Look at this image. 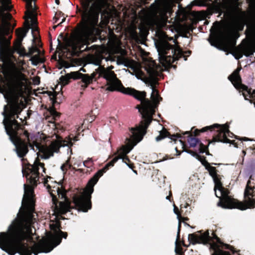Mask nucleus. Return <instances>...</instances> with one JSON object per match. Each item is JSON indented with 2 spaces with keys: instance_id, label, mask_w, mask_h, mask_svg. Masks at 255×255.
<instances>
[{
  "instance_id": "1a4fd4ad",
  "label": "nucleus",
  "mask_w": 255,
  "mask_h": 255,
  "mask_svg": "<svg viewBox=\"0 0 255 255\" xmlns=\"http://www.w3.org/2000/svg\"><path fill=\"white\" fill-rule=\"evenodd\" d=\"M212 235V237L209 236L208 231L200 235L195 233L190 234L188 235V240L190 243L193 245L196 244L209 245L210 249L214 251V253L211 255H231L230 252L221 250V247L226 250H229L233 254H235V248L233 246L222 243L221 239L215 233L213 232Z\"/></svg>"
},
{
  "instance_id": "72a5a7b5",
  "label": "nucleus",
  "mask_w": 255,
  "mask_h": 255,
  "mask_svg": "<svg viewBox=\"0 0 255 255\" xmlns=\"http://www.w3.org/2000/svg\"><path fill=\"white\" fill-rule=\"evenodd\" d=\"M48 147L54 153L58 152L59 151L60 145L57 141H53L51 142Z\"/></svg>"
},
{
  "instance_id": "37998d69",
  "label": "nucleus",
  "mask_w": 255,
  "mask_h": 255,
  "mask_svg": "<svg viewBox=\"0 0 255 255\" xmlns=\"http://www.w3.org/2000/svg\"><path fill=\"white\" fill-rule=\"evenodd\" d=\"M47 93L48 96H49L50 98L51 99V100H52L53 103L54 104V103L55 102L56 100V96H57L56 92L55 91H54V92L47 91Z\"/></svg>"
},
{
  "instance_id": "052dcab7",
  "label": "nucleus",
  "mask_w": 255,
  "mask_h": 255,
  "mask_svg": "<svg viewBox=\"0 0 255 255\" xmlns=\"http://www.w3.org/2000/svg\"><path fill=\"white\" fill-rule=\"evenodd\" d=\"M53 59H54L55 60H56V55H53L52 57Z\"/></svg>"
},
{
  "instance_id": "c03bdc74",
  "label": "nucleus",
  "mask_w": 255,
  "mask_h": 255,
  "mask_svg": "<svg viewBox=\"0 0 255 255\" xmlns=\"http://www.w3.org/2000/svg\"><path fill=\"white\" fill-rule=\"evenodd\" d=\"M50 113L55 120H57V119L59 118L60 116V114L55 111V109H52L50 111Z\"/></svg>"
},
{
  "instance_id": "864d4df0",
  "label": "nucleus",
  "mask_w": 255,
  "mask_h": 255,
  "mask_svg": "<svg viewBox=\"0 0 255 255\" xmlns=\"http://www.w3.org/2000/svg\"><path fill=\"white\" fill-rule=\"evenodd\" d=\"M65 20H66V18H65V17H64V18L62 19L61 22L60 23H59V24H58V25H61L62 23L64 22L65 21Z\"/></svg>"
},
{
  "instance_id": "69168bd1",
  "label": "nucleus",
  "mask_w": 255,
  "mask_h": 255,
  "mask_svg": "<svg viewBox=\"0 0 255 255\" xmlns=\"http://www.w3.org/2000/svg\"><path fill=\"white\" fill-rule=\"evenodd\" d=\"M212 164H214V165H217V163H212Z\"/></svg>"
},
{
  "instance_id": "473e14b6",
  "label": "nucleus",
  "mask_w": 255,
  "mask_h": 255,
  "mask_svg": "<svg viewBox=\"0 0 255 255\" xmlns=\"http://www.w3.org/2000/svg\"><path fill=\"white\" fill-rule=\"evenodd\" d=\"M212 140H208V145H205L203 143H201L200 144V147L199 148V152L201 153H206V154L207 155H211L212 154L210 153L208 146L210 144H209V142L211 141Z\"/></svg>"
},
{
  "instance_id": "f257e3e1",
  "label": "nucleus",
  "mask_w": 255,
  "mask_h": 255,
  "mask_svg": "<svg viewBox=\"0 0 255 255\" xmlns=\"http://www.w3.org/2000/svg\"><path fill=\"white\" fill-rule=\"evenodd\" d=\"M158 66L154 61H151L145 67V70L149 76V82L150 88L152 90L151 95V101L146 98V93L145 91H139L132 88H125L121 84L120 92L133 97L140 101L141 103L136 105L135 108L141 115L142 120L138 125L134 128H131V130L136 135H133L136 138V143L140 141L144 135L147 132V129L152 120V116L155 114V109L158 106L162 98L159 94V91L155 88V86L158 84L157 77L159 75Z\"/></svg>"
},
{
  "instance_id": "7ed1b4c3",
  "label": "nucleus",
  "mask_w": 255,
  "mask_h": 255,
  "mask_svg": "<svg viewBox=\"0 0 255 255\" xmlns=\"http://www.w3.org/2000/svg\"><path fill=\"white\" fill-rule=\"evenodd\" d=\"M131 135L129 138H126L127 143L125 145L122 146L120 149V155L115 157L111 161L109 162L102 169L98 170L94 176L89 180L84 191L79 195H74L73 201L76 208L81 211L87 212L92 208V194L94 192V187L97 183L99 178L106 172L110 167L114 165L115 163L120 159H123V161L126 164L131 162L129 158L126 156L133 147L139 141H136V138L133 136L136 134L132 132L131 128H129Z\"/></svg>"
},
{
  "instance_id": "ddd939ff",
  "label": "nucleus",
  "mask_w": 255,
  "mask_h": 255,
  "mask_svg": "<svg viewBox=\"0 0 255 255\" xmlns=\"http://www.w3.org/2000/svg\"><path fill=\"white\" fill-rule=\"evenodd\" d=\"M56 228L55 230L58 229V235L49 236L47 237L43 238L40 240L38 244L33 245V254L37 255L40 253H47L51 252L55 247L59 245L62 238L66 239L68 236L67 232H64L61 230L60 224L54 225Z\"/></svg>"
},
{
  "instance_id": "c756f323",
  "label": "nucleus",
  "mask_w": 255,
  "mask_h": 255,
  "mask_svg": "<svg viewBox=\"0 0 255 255\" xmlns=\"http://www.w3.org/2000/svg\"><path fill=\"white\" fill-rule=\"evenodd\" d=\"M70 206L69 204L63 202L60 203L59 212L61 214L64 215L68 212H70Z\"/></svg>"
},
{
  "instance_id": "4c0bfd02",
  "label": "nucleus",
  "mask_w": 255,
  "mask_h": 255,
  "mask_svg": "<svg viewBox=\"0 0 255 255\" xmlns=\"http://www.w3.org/2000/svg\"><path fill=\"white\" fill-rule=\"evenodd\" d=\"M207 2L208 0H194L192 1V4L194 5L206 6Z\"/></svg>"
},
{
  "instance_id": "13d9d810",
  "label": "nucleus",
  "mask_w": 255,
  "mask_h": 255,
  "mask_svg": "<svg viewBox=\"0 0 255 255\" xmlns=\"http://www.w3.org/2000/svg\"><path fill=\"white\" fill-rule=\"evenodd\" d=\"M58 26V24H57V25H54V26H53V29L54 30H55V29L57 28V27Z\"/></svg>"
},
{
  "instance_id": "9b49d317",
  "label": "nucleus",
  "mask_w": 255,
  "mask_h": 255,
  "mask_svg": "<svg viewBox=\"0 0 255 255\" xmlns=\"http://www.w3.org/2000/svg\"><path fill=\"white\" fill-rule=\"evenodd\" d=\"M156 48L159 62L163 66L171 65L183 55V51L179 46L172 45L167 41H160L156 45Z\"/></svg>"
},
{
  "instance_id": "c9c22d12",
  "label": "nucleus",
  "mask_w": 255,
  "mask_h": 255,
  "mask_svg": "<svg viewBox=\"0 0 255 255\" xmlns=\"http://www.w3.org/2000/svg\"><path fill=\"white\" fill-rule=\"evenodd\" d=\"M206 169L209 171L210 175L212 178L218 175L217 173V170L216 167L214 166H212L209 165L207 167H206Z\"/></svg>"
},
{
  "instance_id": "0eeeda50",
  "label": "nucleus",
  "mask_w": 255,
  "mask_h": 255,
  "mask_svg": "<svg viewBox=\"0 0 255 255\" xmlns=\"http://www.w3.org/2000/svg\"><path fill=\"white\" fill-rule=\"evenodd\" d=\"M250 181L246 185L244 193V202L239 201L237 199L232 198L229 195L230 191L229 190L223 186L221 188H217L221 192V196H218L216 192L215 195L217 197L219 198V202L218 203V206L224 209H234L237 208L241 210H245L247 209H252L255 208V200L253 202L251 198L253 197L251 193L253 190L249 187Z\"/></svg>"
},
{
  "instance_id": "4be33fe9",
  "label": "nucleus",
  "mask_w": 255,
  "mask_h": 255,
  "mask_svg": "<svg viewBox=\"0 0 255 255\" xmlns=\"http://www.w3.org/2000/svg\"><path fill=\"white\" fill-rule=\"evenodd\" d=\"M151 6L155 14H158L161 17L166 16L168 11V7L165 4L158 2L156 3L152 4Z\"/></svg>"
},
{
  "instance_id": "20e7f679",
  "label": "nucleus",
  "mask_w": 255,
  "mask_h": 255,
  "mask_svg": "<svg viewBox=\"0 0 255 255\" xmlns=\"http://www.w3.org/2000/svg\"><path fill=\"white\" fill-rule=\"evenodd\" d=\"M9 228V233H0V248L10 255L33 254V245L30 246L24 242L32 235V227L15 219Z\"/></svg>"
},
{
  "instance_id": "c85d7f7f",
  "label": "nucleus",
  "mask_w": 255,
  "mask_h": 255,
  "mask_svg": "<svg viewBox=\"0 0 255 255\" xmlns=\"http://www.w3.org/2000/svg\"><path fill=\"white\" fill-rule=\"evenodd\" d=\"M175 252L178 255H184L183 249L180 245V237L178 238V234L177 235V239L175 242Z\"/></svg>"
},
{
  "instance_id": "a211bd4d",
  "label": "nucleus",
  "mask_w": 255,
  "mask_h": 255,
  "mask_svg": "<svg viewBox=\"0 0 255 255\" xmlns=\"http://www.w3.org/2000/svg\"><path fill=\"white\" fill-rule=\"evenodd\" d=\"M97 72H93L90 76V78H92V81L94 80H96V76L97 73H99V77H103L106 79L107 81V90L110 91H120V85L122 83L119 81V83H116L112 80L113 75H114V72L111 71L110 70L106 69L103 66H99L96 70Z\"/></svg>"
},
{
  "instance_id": "6e6552de",
  "label": "nucleus",
  "mask_w": 255,
  "mask_h": 255,
  "mask_svg": "<svg viewBox=\"0 0 255 255\" xmlns=\"http://www.w3.org/2000/svg\"><path fill=\"white\" fill-rule=\"evenodd\" d=\"M30 185L24 184V195L22 202V206L17 214L16 219L26 224L31 227L36 222L35 216L37 214L35 210V199L34 192V188L27 180Z\"/></svg>"
},
{
  "instance_id": "9d476101",
  "label": "nucleus",
  "mask_w": 255,
  "mask_h": 255,
  "mask_svg": "<svg viewBox=\"0 0 255 255\" xmlns=\"http://www.w3.org/2000/svg\"><path fill=\"white\" fill-rule=\"evenodd\" d=\"M10 4V0H0V45L4 36L9 35L16 25L9 12L12 9Z\"/></svg>"
},
{
  "instance_id": "680f3d73",
  "label": "nucleus",
  "mask_w": 255,
  "mask_h": 255,
  "mask_svg": "<svg viewBox=\"0 0 255 255\" xmlns=\"http://www.w3.org/2000/svg\"><path fill=\"white\" fill-rule=\"evenodd\" d=\"M238 9H239V10H241V9H240L239 8H238V7H236V8L234 9V10H238Z\"/></svg>"
},
{
  "instance_id": "dca6fc26",
  "label": "nucleus",
  "mask_w": 255,
  "mask_h": 255,
  "mask_svg": "<svg viewBox=\"0 0 255 255\" xmlns=\"http://www.w3.org/2000/svg\"><path fill=\"white\" fill-rule=\"evenodd\" d=\"M26 162L24 161V163H23V174L32 185L37 186L39 178V167H41L43 169V171L45 173L46 168L44 167V163L35 160L34 164L32 165L29 163H26Z\"/></svg>"
},
{
  "instance_id": "39448f33",
  "label": "nucleus",
  "mask_w": 255,
  "mask_h": 255,
  "mask_svg": "<svg viewBox=\"0 0 255 255\" xmlns=\"http://www.w3.org/2000/svg\"><path fill=\"white\" fill-rule=\"evenodd\" d=\"M238 36L236 31L233 30L231 27H228L222 33L221 38L217 34H215L211 36L209 41L212 46L217 48L220 47V49L226 52L235 49L237 53L236 58L237 59L241 58L243 55L246 56L252 55L254 51L248 44H241L236 47V40Z\"/></svg>"
},
{
  "instance_id": "f704fd0d",
  "label": "nucleus",
  "mask_w": 255,
  "mask_h": 255,
  "mask_svg": "<svg viewBox=\"0 0 255 255\" xmlns=\"http://www.w3.org/2000/svg\"><path fill=\"white\" fill-rule=\"evenodd\" d=\"M252 180L255 181V178L253 175H251L249 178V180L247 182V185L248 184V182L250 181V184H249V187L252 188L253 190V192L251 193V195H253V197L251 198V199L253 202L255 200V186L252 185Z\"/></svg>"
},
{
  "instance_id": "a18cd8bd",
  "label": "nucleus",
  "mask_w": 255,
  "mask_h": 255,
  "mask_svg": "<svg viewBox=\"0 0 255 255\" xmlns=\"http://www.w3.org/2000/svg\"><path fill=\"white\" fill-rule=\"evenodd\" d=\"M63 15V13L61 11H58L55 13V15L53 18L54 23H56L57 21L59 19L60 17Z\"/></svg>"
},
{
  "instance_id": "58836bf2",
  "label": "nucleus",
  "mask_w": 255,
  "mask_h": 255,
  "mask_svg": "<svg viewBox=\"0 0 255 255\" xmlns=\"http://www.w3.org/2000/svg\"><path fill=\"white\" fill-rule=\"evenodd\" d=\"M183 151H185L190 154H191L193 156L195 157L196 159L198 158H201V155L197 153V152L193 151L190 149H187L184 144H183Z\"/></svg>"
},
{
  "instance_id": "7c9ffc66",
  "label": "nucleus",
  "mask_w": 255,
  "mask_h": 255,
  "mask_svg": "<svg viewBox=\"0 0 255 255\" xmlns=\"http://www.w3.org/2000/svg\"><path fill=\"white\" fill-rule=\"evenodd\" d=\"M40 53H37V54L31 56L30 60L33 65H37L39 63L44 62L43 59L40 56Z\"/></svg>"
},
{
  "instance_id": "aec40b11",
  "label": "nucleus",
  "mask_w": 255,
  "mask_h": 255,
  "mask_svg": "<svg viewBox=\"0 0 255 255\" xmlns=\"http://www.w3.org/2000/svg\"><path fill=\"white\" fill-rule=\"evenodd\" d=\"M72 79L74 80L81 79L82 83L84 84L81 86L83 89L86 88L89 84L93 82L92 78H90L89 74H83L79 71L71 72L60 78L62 84L64 85H68Z\"/></svg>"
},
{
  "instance_id": "412c9836",
  "label": "nucleus",
  "mask_w": 255,
  "mask_h": 255,
  "mask_svg": "<svg viewBox=\"0 0 255 255\" xmlns=\"http://www.w3.org/2000/svg\"><path fill=\"white\" fill-rule=\"evenodd\" d=\"M194 128L195 127H193L191 128V131H187L183 133V135H187V142L189 144L190 147H194L197 144L200 145V143H202L200 140L197 138L196 136H199L200 133L203 132H200L198 135H196L195 131L198 129L196 128L193 130Z\"/></svg>"
},
{
  "instance_id": "bf43d9fd",
  "label": "nucleus",
  "mask_w": 255,
  "mask_h": 255,
  "mask_svg": "<svg viewBox=\"0 0 255 255\" xmlns=\"http://www.w3.org/2000/svg\"><path fill=\"white\" fill-rule=\"evenodd\" d=\"M229 134H230V135H231V136H232V137H232L233 136H234V134H233H233H231V133H229ZM235 138H236L238 139V138L237 137V136L236 135H235Z\"/></svg>"
},
{
  "instance_id": "bb28decb",
  "label": "nucleus",
  "mask_w": 255,
  "mask_h": 255,
  "mask_svg": "<svg viewBox=\"0 0 255 255\" xmlns=\"http://www.w3.org/2000/svg\"><path fill=\"white\" fill-rule=\"evenodd\" d=\"M51 179H52V178L51 176H47L46 178L44 179L43 184L44 186L46 187L48 192H49L52 197L53 204L56 205L58 202V200L56 195L57 194V193H55V191L52 190V185L48 184V179L51 180Z\"/></svg>"
},
{
  "instance_id": "603ef678",
  "label": "nucleus",
  "mask_w": 255,
  "mask_h": 255,
  "mask_svg": "<svg viewBox=\"0 0 255 255\" xmlns=\"http://www.w3.org/2000/svg\"><path fill=\"white\" fill-rule=\"evenodd\" d=\"M3 69H2V72L3 74H6L7 73V70L5 69V68L3 67Z\"/></svg>"
},
{
  "instance_id": "4d7b16f0",
  "label": "nucleus",
  "mask_w": 255,
  "mask_h": 255,
  "mask_svg": "<svg viewBox=\"0 0 255 255\" xmlns=\"http://www.w3.org/2000/svg\"><path fill=\"white\" fill-rule=\"evenodd\" d=\"M55 0V2L57 4H60V0Z\"/></svg>"
},
{
  "instance_id": "5701e85b",
  "label": "nucleus",
  "mask_w": 255,
  "mask_h": 255,
  "mask_svg": "<svg viewBox=\"0 0 255 255\" xmlns=\"http://www.w3.org/2000/svg\"><path fill=\"white\" fill-rule=\"evenodd\" d=\"M167 137L172 141H176L177 138H180L182 136L180 133L171 134L167 129L163 128L160 131L159 135L155 138V140L156 141H159Z\"/></svg>"
},
{
  "instance_id": "79ce46f5",
  "label": "nucleus",
  "mask_w": 255,
  "mask_h": 255,
  "mask_svg": "<svg viewBox=\"0 0 255 255\" xmlns=\"http://www.w3.org/2000/svg\"><path fill=\"white\" fill-rule=\"evenodd\" d=\"M198 160H199L202 164L205 167H207L210 164L207 161L206 159V157L204 156H201V158H197Z\"/></svg>"
},
{
  "instance_id": "49530a36",
  "label": "nucleus",
  "mask_w": 255,
  "mask_h": 255,
  "mask_svg": "<svg viewBox=\"0 0 255 255\" xmlns=\"http://www.w3.org/2000/svg\"><path fill=\"white\" fill-rule=\"evenodd\" d=\"M84 165L87 167L90 168L93 165V161L91 159L89 158L87 160H85L83 162Z\"/></svg>"
},
{
  "instance_id": "5fc2aeb1",
  "label": "nucleus",
  "mask_w": 255,
  "mask_h": 255,
  "mask_svg": "<svg viewBox=\"0 0 255 255\" xmlns=\"http://www.w3.org/2000/svg\"><path fill=\"white\" fill-rule=\"evenodd\" d=\"M38 78V80L35 81V84H37V85H38L40 83V79L39 77Z\"/></svg>"
},
{
  "instance_id": "a19ab883",
  "label": "nucleus",
  "mask_w": 255,
  "mask_h": 255,
  "mask_svg": "<svg viewBox=\"0 0 255 255\" xmlns=\"http://www.w3.org/2000/svg\"><path fill=\"white\" fill-rule=\"evenodd\" d=\"M11 105H12L11 110H12L14 113H18V115L20 113L21 110L18 105V100H16V101L14 103L11 104Z\"/></svg>"
},
{
  "instance_id": "423d86ee",
  "label": "nucleus",
  "mask_w": 255,
  "mask_h": 255,
  "mask_svg": "<svg viewBox=\"0 0 255 255\" xmlns=\"http://www.w3.org/2000/svg\"><path fill=\"white\" fill-rule=\"evenodd\" d=\"M27 28H18L15 30L16 39L13 43V47L11 46V40L12 38L13 30L9 35H4L3 40L0 45V56L2 54H6L9 56L17 52L20 55L31 57L34 53H40L41 51L36 46L32 45L29 48L28 52H26L25 49L22 46V41L26 36V33L30 28V24L28 21H26Z\"/></svg>"
},
{
  "instance_id": "b1692460",
  "label": "nucleus",
  "mask_w": 255,
  "mask_h": 255,
  "mask_svg": "<svg viewBox=\"0 0 255 255\" xmlns=\"http://www.w3.org/2000/svg\"><path fill=\"white\" fill-rule=\"evenodd\" d=\"M36 150H38L39 152L43 153L42 158L48 159L51 156H53L54 152L51 150L48 146H44L41 143H36Z\"/></svg>"
},
{
  "instance_id": "cd10ccee",
  "label": "nucleus",
  "mask_w": 255,
  "mask_h": 255,
  "mask_svg": "<svg viewBox=\"0 0 255 255\" xmlns=\"http://www.w3.org/2000/svg\"><path fill=\"white\" fill-rule=\"evenodd\" d=\"M26 2V8L27 9V10L25 11V15H27V17H24L25 20L24 23V25L26 26L25 28H27V23L26 21H28L29 23V21L28 20L29 19H30L31 18V16L32 15V10H34V8H33V6L32 4V2L33 1H35V0H23Z\"/></svg>"
},
{
  "instance_id": "a878e982",
  "label": "nucleus",
  "mask_w": 255,
  "mask_h": 255,
  "mask_svg": "<svg viewBox=\"0 0 255 255\" xmlns=\"http://www.w3.org/2000/svg\"><path fill=\"white\" fill-rule=\"evenodd\" d=\"M173 211L174 213L177 215L178 219L181 218V215L183 216H187L190 213V211H188L187 210L184 211V208H187L189 206V204L187 203L182 204L180 205V209L179 210L178 208L174 204Z\"/></svg>"
},
{
  "instance_id": "4468645a",
  "label": "nucleus",
  "mask_w": 255,
  "mask_h": 255,
  "mask_svg": "<svg viewBox=\"0 0 255 255\" xmlns=\"http://www.w3.org/2000/svg\"><path fill=\"white\" fill-rule=\"evenodd\" d=\"M209 131L211 132L214 131L216 133V134L213 136L212 140L209 142V144H215L216 142H221L232 144L235 147H238L235 140H231L227 137L228 136L232 137L229 134L230 133L233 135V133L229 130V125L228 123L224 125L214 124L209 126L205 127L200 129H197L195 131V134L198 135L200 132H207Z\"/></svg>"
},
{
  "instance_id": "393cba45",
  "label": "nucleus",
  "mask_w": 255,
  "mask_h": 255,
  "mask_svg": "<svg viewBox=\"0 0 255 255\" xmlns=\"http://www.w3.org/2000/svg\"><path fill=\"white\" fill-rule=\"evenodd\" d=\"M55 183L56 184V186L52 185V190L55 191V193H57L59 198H61V199H64L65 201H68V198L67 196V191L62 187V185L56 182H55Z\"/></svg>"
},
{
  "instance_id": "e2e57ef3",
  "label": "nucleus",
  "mask_w": 255,
  "mask_h": 255,
  "mask_svg": "<svg viewBox=\"0 0 255 255\" xmlns=\"http://www.w3.org/2000/svg\"><path fill=\"white\" fill-rule=\"evenodd\" d=\"M185 53H188V54H191V51H186Z\"/></svg>"
},
{
  "instance_id": "2f4dec72",
  "label": "nucleus",
  "mask_w": 255,
  "mask_h": 255,
  "mask_svg": "<svg viewBox=\"0 0 255 255\" xmlns=\"http://www.w3.org/2000/svg\"><path fill=\"white\" fill-rule=\"evenodd\" d=\"M213 179L215 183L214 191L216 193L217 188H221V186H223V184L221 182V178L220 175L218 174L217 176L213 177Z\"/></svg>"
},
{
  "instance_id": "f03ea898",
  "label": "nucleus",
  "mask_w": 255,
  "mask_h": 255,
  "mask_svg": "<svg viewBox=\"0 0 255 255\" xmlns=\"http://www.w3.org/2000/svg\"><path fill=\"white\" fill-rule=\"evenodd\" d=\"M80 3L81 7L77 6V11L80 13L81 19L72 31L70 39H65L67 45L74 50H81L96 40L95 34L99 31L97 26L102 9L99 2L81 0Z\"/></svg>"
},
{
  "instance_id": "774afa93",
  "label": "nucleus",
  "mask_w": 255,
  "mask_h": 255,
  "mask_svg": "<svg viewBox=\"0 0 255 255\" xmlns=\"http://www.w3.org/2000/svg\"><path fill=\"white\" fill-rule=\"evenodd\" d=\"M81 69H82L83 71H85V70H84L83 68H81Z\"/></svg>"
},
{
  "instance_id": "338daca9",
  "label": "nucleus",
  "mask_w": 255,
  "mask_h": 255,
  "mask_svg": "<svg viewBox=\"0 0 255 255\" xmlns=\"http://www.w3.org/2000/svg\"><path fill=\"white\" fill-rule=\"evenodd\" d=\"M100 62H99L97 64V65H100Z\"/></svg>"
},
{
  "instance_id": "ea45409f",
  "label": "nucleus",
  "mask_w": 255,
  "mask_h": 255,
  "mask_svg": "<svg viewBox=\"0 0 255 255\" xmlns=\"http://www.w3.org/2000/svg\"><path fill=\"white\" fill-rule=\"evenodd\" d=\"M72 165L70 164V159H68L65 163L62 165L61 169L63 171H67L68 169H71Z\"/></svg>"
},
{
  "instance_id": "0e129e2a",
  "label": "nucleus",
  "mask_w": 255,
  "mask_h": 255,
  "mask_svg": "<svg viewBox=\"0 0 255 255\" xmlns=\"http://www.w3.org/2000/svg\"><path fill=\"white\" fill-rule=\"evenodd\" d=\"M255 184L254 181H252V184Z\"/></svg>"
},
{
  "instance_id": "de8ad7c7",
  "label": "nucleus",
  "mask_w": 255,
  "mask_h": 255,
  "mask_svg": "<svg viewBox=\"0 0 255 255\" xmlns=\"http://www.w3.org/2000/svg\"><path fill=\"white\" fill-rule=\"evenodd\" d=\"M72 169L73 170H75L76 171L79 172L80 173H87L88 171V170H87L86 171H85V170L83 169H82V168H79V169H76L75 167H72Z\"/></svg>"
},
{
  "instance_id": "6ab92c4d",
  "label": "nucleus",
  "mask_w": 255,
  "mask_h": 255,
  "mask_svg": "<svg viewBox=\"0 0 255 255\" xmlns=\"http://www.w3.org/2000/svg\"><path fill=\"white\" fill-rule=\"evenodd\" d=\"M241 69V67L237 68L232 74L228 77V79L236 88H239L243 92V95L245 99L250 101V100L251 99L252 89L242 83V79L240 75Z\"/></svg>"
},
{
  "instance_id": "09e8293b",
  "label": "nucleus",
  "mask_w": 255,
  "mask_h": 255,
  "mask_svg": "<svg viewBox=\"0 0 255 255\" xmlns=\"http://www.w3.org/2000/svg\"><path fill=\"white\" fill-rule=\"evenodd\" d=\"M127 165L132 170H133L135 172H136L134 170V168H135V166H134V164L132 163L131 162H129V163H128Z\"/></svg>"
},
{
  "instance_id": "6e6d98bb",
  "label": "nucleus",
  "mask_w": 255,
  "mask_h": 255,
  "mask_svg": "<svg viewBox=\"0 0 255 255\" xmlns=\"http://www.w3.org/2000/svg\"><path fill=\"white\" fill-rule=\"evenodd\" d=\"M175 149H176V151H177V153H178V155H180V154H181V152L178 150V149H177V147H176V148H175Z\"/></svg>"
},
{
  "instance_id": "f8f14e48",
  "label": "nucleus",
  "mask_w": 255,
  "mask_h": 255,
  "mask_svg": "<svg viewBox=\"0 0 255 255\" xmlns=\"http://www.w3.org/2000/svg\"><path fill=\"white\" fill-rule=\"evenodd\" d=\"M4 116V119L2 124L4 126V128L6 134L9 136L11 141L19 140L21 142V145L18 147L19 151L21 148H24V143L21 142L19 137L18 133L22 130L23 125L19 123L16 119L18 118V113H14L10 110L8 114H6L5 112L2 113Z\"/></svg>"
},
{
  "instance_id": "f3484780",
  "label": "nucleus",
  "mask_w": 255,
  "mask_h": 255,
  "mask_svg": "<svg viewBox=\"0 0 255 255\" xmlns=\"http://www.w3.org/2000/svg\"><path fill=\"white\" fill-rule=\"evenodd\" d=\"M24 80H25V77L22 73H19L13 77L9 87L4 90L3 94L8 103L13 104L17 100L15 98L14 92L22 88L23 85L22 81Z\"/></svg>"
},
{
  "instance_id": "2eb2a0df",
  "label": "nucleus",
  "mask_w": 255,
  "mask_h": 255,
  "mask_svg": "<svg viewBox=\"0 0 255 255\" xmlns=\"http://www.w3.org/2000/svg\"><path fill=\"white\" fill-rule=\"evenodd\" d=\"M22 130H21L18 133L19 135L20 139L22 142L24 143V148H21L19 151L18 147L19 146L21 145V142L19 141V140H15V141H11L15 145L16 151L17 155L22 158V163H24V161H27V159L24 158V157L26 155V154L28 153V147H31V149L34 150V146L35 147L36 143H41L39 142H38L36 140L35 136L34 134H30V133L25 129V128L23 126L22 127Z\"/></svg>"
},
{
  "instance_id": "e433bc0d",
  "label": "nucleus",
  "mask_w": 255,
  "mask_h": 255,
  "mask_svg": "<svg viewBox=\"0 0 255 255\" xmlns=\"http://www.w3.org/2000/svg\"><path fill=\"white\" fill-rule=\"evenodd\" d=\"M184 216H183V217H182L181 216V218H179V219H178L179 221L178 226V232H177L178 238H179V236H180V232L181 228V222H184V223H185V221H188L189 220V219L187 217H184Z\"/></svg>"
},
{
  "instance_id": "8fccbe9b",
  "label": "nucleus",
  "mask_w": 255,
  "mask_h": 255,
  "mask_svg": "<svg viewBox=\"0 0 255 255\" xmlns=\"http://www.w3.org/2000/svg\"><path fill=\"white\" fill-rule=\"evenodd\" d=\"M240 140H244V141H248V140H251L250 138L246 137H243L240 138Z\"/></svg>"
},
{
  "instance_id": "3c124183",
  "label": "nucleus",
  "mask_w": 255,
  "mask_h": 255,
  "mask_svg": "<svg viewBox=\"0 0 255 255\" xmlns=\"http://www.w3.org/2000/svg\"><path fill=\"white\" fill-rule=\"evenodd\" d=\"M171 196H172L171 191H170L169 195L166 196V199L167 200H169V201H171L170 198H171Z\"/></svg>"
}]
</instances>
